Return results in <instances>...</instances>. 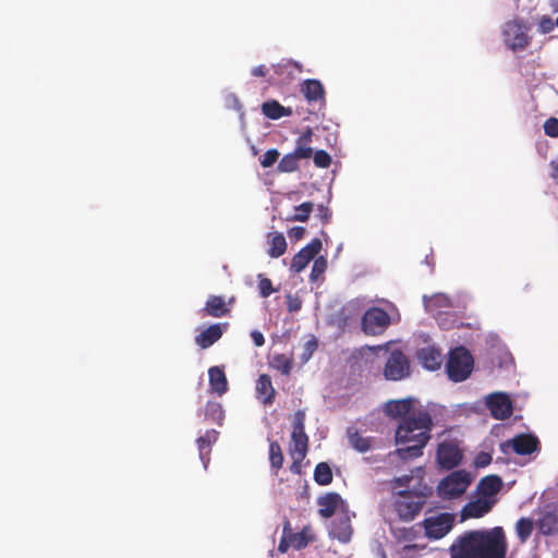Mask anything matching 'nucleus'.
<instances>
[{
  "mask_svg": "<svg viewBox=\"0 0 558 558\" xmlns=\"http://www.w3.org/2000/svg\"><path fill=\"white\" fill-rule=\"evenodd\" d=\"M450 558H506L507 541L501 526L464 533L450 546Z\"/></svg>",
  "mask_w": 558,
  "mask_h": 558,
  "instance_id": "nucleus-1",
  "label": "nucleus"
},
{
  "mask_svg": "<svg viewBox=\"0 0 558 558\" xmlns=\"http://www.w3.org/2000/svg\"><path fill=\"white\" fill-rule=\"evenodd\" d=\"M434 423L432 415L424 410H420L412 416L400 421L395 439L397 445L412 444L403 448H398L395 452L401 460H412L423 456V449L432 438Z\"/></svg>",
  "mask_w": 558,
  "mask_h": 558,
  "instance_id": "nucleus-2",
  "label": "nucleus"
},
{
  "mask_svg": "<svg viewBox=\"0 0 558 558\" xmlns=\"http://www.w3.org/2000/svg\"><path fill=\"white\" fill-rule=\"evenodd\" d=\"M474 367V359L464 347L450 350L446 363V372L450 380L460 383L470 377Z\"/></svg>",
  "mask_w": 558,
  "mask_h": 558,
  "instance_id": "nucleus-3",
  "label": "nucleus"
},
{
  "mask_svg": "<svg viewBox=\"0 0 558 558\" xmlns=\"http://www.w3.org/2000/svg\"><path fill=\"white\" fill-rule=\"evenodd\" d=\"M529 31V25L521 19L506 22L502 27L505 45L512 51L526 49L532 41Z\"/></svg>",
  "mask_w": 558,
  "mask_h": 558,
  "instance_id": "nucleus-4",
  "label": "nucleus"
},
{
  "mask_svg": "<svg viewBox=\"0 0 558 558\" xmlns=\"http://www.w3.org/2000/svg\"><path fill=\"white\" fill-rule=\"evenodd\" d=\"M319 514L328 519L331 515L339 517V523H350L355 513L350 511L348 504L338 493H327L317 499Z\"/></svg>",
  "mask_w": 558,
  "mask_h": 558,
  "instance_id": "nucleus-5",
  "label": "nucleus"
},
{
  "mask_svg": "<svg viewBox=\"0 0 558 558\" xmlns=\"http://www.w3.org/2000/svg\"><path fill=\"white\" fill-rule=\"evenodd\" d=\"M473 476L464 470H457L451 472L442 478L438 486L437 492L441 498L453 499L464 494L471 485Z\"/></svg>",
  "mask_w": 558,
  "mask_h": 558,
  "instance_id": "nucleus-6",
  "label": "nucleus"
},
{
  "mask_svg": "<svg viewBox=\"0 0 558 558\" xmlns=\"http://www.w3.org/2000/svg\"><path fill=\"white\" fill-rule=\"evenodd\" d=\"M290 457L305 459L308 451V436L305 433V412L298 410L293 416L291 441L289 444Z\"/></svg>",
  "mask_w": 558,
  "mask_h": 558,
  "instance_id": "nucleus-7",
  "label": "nucleus"
},
{
  "mask_svg": "<svg viewBox=\"0 0 558 558\" xmlns=\"http://www.w3.org/2000/svg\"><path fill=\"white\" fill-rule=\"evenodd\" d=\"M426 494H416L409 490L399 493L395 502V509L401 520L412 521L422 511Z\"/></svg>",
  "mask_w": 558,
  "mask_h": 558,
  "instance_id": "nucleus-8",
  "label": "nucleus"
},
{
  "mask_svg": "<svg viewBox=\"0 0 558 558\" xmlns=\"http://www.w3.org/2000/svg\"><path fill=\"white\" fill-rule=\"evenodd\" d=\"M390 325L389 314L380 307H371L362 316L361 326L364 333L379 336Z\"/></svg>",
  "mask_w": 558,
  "mask_h": 558,
  "instance_id": "nucleus-9",
  "label": "nucleus"
},
{
  "mask_svg": "<svg viewBox=\"0 0 558 558\" xmlns=\"http://www.w3.org/2000/svg\"><path fill=\"white\" fill-rule=\"evenodd\" d=\"M313 539L310 525H304L302 531H294L291 525H283L282 537L278 545L280 553L288 551L289 548L302 549Z\"/></svg>",
  "mask_w": 558,
  "mask_h": 558,
  "instance_id": "nucleus-10",
  "label": "nucleus"
},
{
  "mask_svg": "<svg viewBox=\"0 0 558 558\" xmlns=\"http://www.w3.org/2000/svg\"><path fill=\"white\" fill-rule=\"evenodd\" d=\"M384 375L389 380H400L410 375V362L400 350H393L385 365Z\"/></svg>",
  "mask_w": 558,
  "mask_h": 558,
  "instance_id": "nucleus-11",
  "label": "nucleus"
},
{
  "mask_svg": "<svg viewBox=\"0 0 558 558\" xmlns=\"http://www.w3.org/2000/svg\"><path fill=\"white\" fill-rule=\"evenodd\" d=\"M322 246V241L318 238L313 239L293 256L290 270L298 274L305 269L310 262L320 252Z\"/></svg>",
  "mask_w": 558,
  "mask_h": 558,
  "instance_id": "nucleus-12",
  "label": "nucleus"
},
{
  "mask_svg": "<svg viewBox=\"0 0 558 558\" xmlns=\"http://www.w3.org/2000/svg\"><path fill=\"white\" fill-rule=\"evenodd\" d=\"M486 405L496 420H506L513 412L512 402L508 395L496 392L488 396Z\"/></svg>",
  "mask_w": 558,
  "mask_h": 558,
  "instance_id": "nucleus-13",
  "label": "nucleus"
},
{
  "mask_svg": "<svg viewBox=\"0 0 558 558\" xmlns=\"http://www.w3.org/2000/svg\"><path fill=\"white\" fill-rule=\"evenodd\" d=\"M437 462L446 470L456 468L462 460V452L459 447L450 441H444L437 448Z\"/></svg>",
  "mask_w": 558,
  "mask_h": 558,
  "instance_id": "nucleus-14",
  "label": "nucleus"
},
{
  "mask_svg": "<svg viewBox=\"0 0 558 558\" xmlns=\"http://www.w3.org/2000/svg\"><path fill=\"white\" fill-rule=\"evenodd\" d=\"M300 90L308 104H319L326 106V90L319 80L307 78L300 84Z\"/></svg>",
  "mask_w": 558,
  "mask_h": 558,
  "instance_id": "nucleus-15",
  "label": "nucleus"
},
{
  "mask_svg": "<svg viewBox=\"0 0 558 558\" xmlns=\"http://www.w3.org/2000/svg\"><path fill=\"white\" fill-rule=\"evenodd\" d=\"M502 480L500 476L492 474L484 476L477 484L476 492L478 496L490 500L493 506L497 502V494L502 487Z\"/></svg>",
  "mask_w": 558,
  "mask_h": 558,
  "instance_id": "nucleus-16",
  "label": "nucleus"
},
{
  "mask_svg": "<svg viewBox=\"0 0 558 558\" xmlns=\"http://www.w3.org/2000/svg\"><path fill=\"white\" fill-rule=\"evenodd\" d=\"M415 356L420 364L428 371H437L442 364L441 352L434 344L418 349Z\"/></svg>",
  "mask_w": 558,
  "mask_h": 558,
  "instance_id": "nucleus-17",
  "label": "nucleus"
},
{
  "mask_svg": "<svg viewBox=\"0 0 558 558\" xmlns=\"http://www.w3.org/2000/svg\"><path fill=\"white\" fill-rule=\"evenodd\" d=\"M227 327V323L211 324L210 326H208L207 328H205L203 331L195 336V343L201 349H208L222 337Z\"/></svg>",
  "mask_w": 558,
  "mask_h": 558,
  "instance_id": "nucleus-18",
  "label": "nucleus"
},
{
  "mask_svg": "<svg viewBox=\"0 0 558 558\" xmlns=\"http://www.w3.org/2000/svg\"><path fill=\"white\" fill-rule=\"evenodd\" d=\"M508 446H511L517 454L526 456L539 449V440L532 434H519L508 442Z\"/></svg>",
  "mask_w": 558,
  "mask_h": 558,
  "instance_id": "nucleus-19",
  "label": "nucleus"
},
{
  "mask_svg": "<svg viewBox=\"0 0 558 558\" xmlns=\"http://www.w3.org/2000/svg\"><path fill=\"white\" fill-rule=\"evenodd\" d=\"M493 502L481 496L477 499L468 502L461 510V522L469 519H478L484 517L493 509Z\"/></svg>",
  "mask_w": 558,
  "mask_h": 558,
  "instance_id": "nucleus-20",
  "label": "nucleus"
},
{
  "mask_svg": "<svg viewBox=\"0 0 558 558\" xmlns=\"http://www.w3.org/2000/svg\"><path fill=\"white\" fill-rule=\"evenodd\" d=\"M256 398L264 404L270 405L276 398V390L272 386L271 378L267 374H262L256 380Z\"/></svg>",
  "mask_w": 558,
  "mask_h": 558,
  "instance_id": "nucleus-21",
  "label": "nucleus"
},
{
  "mask_svg": "<svg viewBox=\"0 0 558 558\" xmlns=\"http://www.w3.org/2000/svg\"><path fill=\"white\" fill-rule=\"evenodd\" d=\"M230 313V308L227 305L225 299L220 295H210L204 308L201 311V316H211L215 318H220L227 316Z\"/></svg>",
  "mask_w": 558,
  "mask_h": 558,
  "instance_id": "nucleus-22",
  "label": "nucleus"
},
{
  "mask_svg": "<svg viewBox=\"0 0 558 558\" xmlns=\"http://www.w3.org/2000/svg\"><path fill=\"white\" fill-rule=\"evenodd\" d=\"M412 408L411 399L392 400L386 403L385 411L388 416L402 421L404 417L412 416L415 413L412 412Z\"/></svg>",
  "mask_w": 558,
  "mask_h": 558,
  "instance_id": "nucleus-23",
  "label": "nucleus"
},
{
  "mask_svg": "<svg viewBox=\"0 0 558 558\" xmlns=\"http://www.w3.org/2000/svg\"><path fill=\"white\" fill-rule=\"evenodd\" d=\"M313 130L310 126H307L303 131V133L298 137L293 153L300 159H308L313 156L314 150L311 146L313 142Z\"/></svg>",
  "mask_w": 558,
  "mask_h": 558,
  "instance_id": "nucleus-24",
  "label": "nucleus"
},
{
  "mask_svg": "<svg viewBox=\"0 0 558 558\" xmlns=\"http://www.w3.org/2000/svg\"><path fill=\"white\" fill-rule=\"evenodd\" d=\"M260 110L262 113L270 120H278L282 117H290L293 113L290 107H284L275 99L263 102Z\"/></svg>",
  "mask_w": 558,
  "mask_h": 558,
  "instance_id": "nucleus-25",
  "label": "nucleus"
},
{
  "mask_svg": "<svg viewBox=\"0 0 558 558\" xmlns=\"http://www.w3.org/2000/svg\"><path fill=\"white\" fill-rule=\"evenodd\" d=\"M209 386L214 392L222 396L228 391V379L220 366H213L208 369Z\"/></svg>",
  "mask_w": 558,
  "mask_h": 558,
  "instance_id": "nucleus-26",
  "label": "nucleus"
},
{
  "mask_svg": "<svg viewBox=\"0 0 558 558\" xmlns=\"http://www.w3.org/2000/svg\"><path fill=\"white\" fill-rule=\"evenodd\" d=\"M218 438V432L215 429L207 430L203 436L198 437L196 440L199 458L204 463V466H207L209 462V453L211 451V444L215 442Z\"/></svg>",
  "mask_w": 558,
  "mask_h": 558,
  "instance_id": "nucleus-27",
  "label": "nucleus"
},
{
  "mask_svg": "<svg viewBox=\"0 0 558 558\" xmlns=\"http://www.w3.org/2000/svg\"><path fill=\"white\" fill-rule=\"evenodd\" d=\"M269 248L267 254L271 258H278L282 256L287 251V241L282 233L275 232L270 234Z\"/></svg>",
  "mask_w": 558,
  "mask_h": 558,
  "instance_id": "nucleus-28",
  "label": "nucleus"
},
{
  "mask_svg": "<svg viewBox=\"0 0 558 558\" xmlns=\"http://www.w3.org/2000/svg\"><path fill=\"white\" fill-rule=\"evenodd\" d=\"M424 304L427 311L435 313V310L450 308L452 302L449 296L442 293L434 294L429 298L424 296Z\"/></svg>",
  "mask_w": 558,
  "mask_h": 558,
  "instance_id": "nucleus-29",
  "label": "nucleus"
},
{
  "mask_svg": "<svg viewBox=\"0 0 558 558\" xmlns=\"http://www.w3.org/2000/svg\"><path fill=\"white\" fill-rule=\"evenodd\" d=\"M301 159L292 151L286 154L278 162L277 170L282 173L294 172L299 169V161Z\"/></svg>",
  "mask_w": 558,
  "mask_h": 558,
  "instance_id": "nucleus-30",
  "label": "nucleus"
},
{
  "mask_svg": "<svg viewBox=\"0 0 558 558\" xmlns=\"http://www.w3.org/2000/svg\"><path fill=\"white\" fill-rule=\"evenodd\" d=\"M314 480L319 485H328L332 482V471L328 463L319 462L315 466Z\"/></svg>",
  "mask_w": 558,
  "mask_h": 558,
  "instance_id": "nucleus-31",
  "label": "nucleus"
},
{
  "mask_svg": "<svg viewBox=\"0 0 558 558\" xmlns=\"http://www.w3.org/2000/svg\"><path fill=\"white\" fill-rule=\"evenodd\" d=\"M349 442L359 452H366L372 447V439L361 436L357 432L349 435Z\"/></svg>",
  "mask_w": 558,
  "mask_h": 558,
  "instance_id": "nucleus-32",
  "label": "nucleus"
},
{
  "mask_svg": "<svg viewBox=\"0 0 558 558\" xmlns=\"http://www.w3.org/2000/svg\"><path fill=\"white\" fill-rule=\"evenodd\" d=\"M456 522V514L441 511L436 514H429L421 523L423 524H451Z\"/></svg>",
  "mask_w": 558,
  "mask_h": 558,
  "instance_id": "nucleus-33",
  "label": "nucleus"
},
{
  "mask_svg": "<svg viewBox=\"0 0 558 558\" xmlns=\"http://www.w3.org/2000/svg\"><path fill=\"white\" fill-rule=\"evenodd\" d=\"M270 364L283 375H289L293 366V361L284 354H277L272 357Z\"/></svg>",
  "mask_w": 558,
  "mask_h": 558,
  "instance_id": "nucleus-34",
  "label": "nucleus"
},
{
  "mask_svg": "<svg viewBox=\"0 0 558 558\" xmlns=\"http://www.w3.org/2000/svg\"><path fill=\"white\" fill-rule=\"evenodd\" d=\"M269 461L274 469L279 470L283 464V454L278 441H271L269 445Z\"/></svg>",
  "mask_w": 558,
  "mask_h": 558,
  "instance_id": "nucleus-35",
  "label": "nucleus"
},
{
  "mask_svg": "<svg viewBox=\"0 0 558 558\" xmlns=\"http://www.w3.org/2000/svg\"><path fill=\"white\" fill-rule=\"evenodd\" d=\"M453 525H423L425 535L430 539H440L446 536Z\"/></svg>",
  "mask_w": 558,
  "mask_h": 558,
  "instance_id": "nucleus-36",
  "label": "nucleus"
},
{
  "mask_svg": "<svg viewBox=\"0 0 558 558\" xmlns=\"http://www.w3.org/2000/svg\"><path fill=\"white\" fill-rule=\"evenodd\" d=\"M313 209L314 204L312 202H304L295 207V214L290 218V220L304 222L310 218Z\"/></svg>",
  "mask_w": 558,
  "mask_h": 558,
  "instance_id": "nucleus-37",
  "label": "nucleus"
},
{
  "mask_svg": "<svg viewBox=\"0 0 558 558\" xmlns=\"http://www.w3.org/2000/svg\"><path fill=\"white\" fill-rule=\"evenodd\" d=\"M205 415L209 417L213 422L221 423L223 420V409L218 402H207Z\"/></svg>",
  "mask_w": 558,
  "mask_h": 558,
  "instance_id": "nucleus-38",
  "label": "nucleus"
},
{
  "mask_svg": "<svg viewBox=\"0 0 558 558\" xmlns=\"http://www.w3.org/2000/svg\"><path fill=\"white\" fill-rule=\"evenodd\" d=\"M329 534L337 537L340 542L347 543L351 538L352 529L351 525H332Z\"/></svg>",
  "mask_w": 558,
  "mask_h": 558,
  "instance_id": "nucleus-39",
  "label": "nucleus"
},
{
  "mask_svg": "<svg viewBox=\"0 0 558 558\" xmlns=\"http://www.w3.org/2000/svg\"><path fill=\"white\" fill-rule=\"evenodd\" d=\"M327 269V259L323 256L317 257L314 260L312 271H311V280L316 281L318 278L326 271Z\"/></svg>",
  "mask_w": 558,
  "mask_h": 558,
  "instance_id": "nucleus-40",
  "label": "nucleus"
},
{
  "mask_svg": "<svg viewBox=\"0 0 558 558\" xmlns=\"http://www.w3.org/2000/svg\"><path fill=\"white\" fill-rule=\"evenodd\" d=\"M258 291L262 298H268L270 294L276 292L271 280L264 277L262 274L258 275Z\"/></svg>",
  "mask_w": 558,
  "mask_h": 558,
  "instance_id": "nucleus-41",
  "label": "nucleus"
},
{
  "mask_svg": "<svg viewBox=\"0 0 558 558\" xmlns=\"http://www.w3.org/2000/svg\"><path fill=\"white\" fill-rule=\"evenodd\" d=\"M314 165L317 168H328L331 163V156L326 150H317L313 154Z\"/></svg>",
  "mask_w": 558,
  "mask_h": 558,
  "instance_id": "nucleus-42",
  "label": "nucleus"
},
{
  "mask_svg": "<svg viewBox=\"0 0 558 558\" xmlns=\"http://www.w3.org/2000/svg\"><path fill=\"white\" fill-rule=\"evenodd\" d=\"M280 153L276 148L268 149L260 158V166L263 168H269L275 165L279 159Z\"/></svg>",
  "mask_w": 558,
  "mask_h": 558,
  "instance_id": "nucleus-43",
  "label": "nucleus"
},
{
  "mask_svg": "<svg viewBox=\"0 0 558 558\" xmlns=\"http://www.w3.org/2000/svg\"><path fill=\"white\" fill-rule=\"evenodd\" d=\"M544 132L549 137H558V118H549L544 123Z\"/></svg>",
  "mask_w": 558,
  "mask_h": 558,
  "instance_id": "nucleus-44",
  "label": "nucleus"
},
{
  "mask_svg": "<svg viewBox=\"0 0 558 558\" xmlns=\"http://www.w3.org/2000/svg\"><path fill=\"white\" fill-rule=\"evenodd\" d=\"M556 22L547 15H543L538 21V31L542 34H548L554 31Z\"/></svg>",
  "mask_w": 558,
  "mask_h": 558,
  "instance_id": "nucleus-45",
  "label": "nucleus"
},
{
  "mask_svg": "<svg viewBox=\"0 0 558 558\" xmlns=\"http://www.w3.org/2000/svg\"><path fill=\"white\" fill-rule=\"evenodd\" d=\"M492 462V456L488 452L481 451L476 454L474 459V464L476 468H485Z\"/></svg>",
  "mask_w": 558,
  "mask_h": 558,
  "instance_id": "nucleus-46",
  "label": "nucleus"
},
{
  "mask_svg": "<svg viewBox=\"0 0 558 558\" xmlns=\"http://www.w3.org/2000/svg\"><path fill=\"white\" fill-rule=\"evenodd\" d=\"M533 529L534 525H517L518 535L522 542L526 541L531 536Z\"/></svg>",
  "mask_w": 558,
  "mask_h": 558,
  "instance_id": "nucleus-47",
  "label": "nucleus"
},
{
  "mask_svg": "<svg viewBox=\"0 0 558 558\" xmlns=\"http://www.w3.org/2000/svg\"><path fill=\"white\" fill-rule=\"evenodd\" d=\"M538 533L545 536L555 535L558 533V525H537Z\"/></svg>",
  "mask_w": 558,
  "mask_h": 558,
  "instance_id": "nucleus-48",
  "label": "nucleus"
},
{
  "mask_svg": "<svg viewBox=\"0 0 558 558\" xmlns=\"http://www.w3.org/2000/svg\"><path fill=\"white\" fill-rule=\"evenodd\" d=\"M317 211H318V216H319L320 220L323 221V223H327L331 217V213H330L329 208L324 205H319L317 207Z\"/></svg>",
  "mask_w": 558,
  "mask_h": 558,
  "instance_id": "nucleus-49",
  "label": "nucleus"
},
{
  "mask_svg": "<svg viewBox=\"0 0 558 558\" xmlns=\"http://www.w3.org/2000/svg\"><path fill=\"white\" fill-rule=\"evenodd\" d=\"M305 234V228L303 227H293L289 231V236L294 240H301Z\"/></svg>",
  "mask_w": 558,
  "mask_h": 558,
  "instance_id": "nucleus-50",
  "label": "nucleus"
},
{
  "mask_svg": "<svg viewBox=\"0 0 558 558\" xmlns=\"http://www.w3.org/2000/svg\"><path fill=\"white\" fill-rule=\"evenodd\" d=\"M251 338L256 347H263L265 343V338L263 333L258 330H253L251 332Z\"/></svg>",
  "mask_w": 558,
  "mask_h": 558,
  "instance_id": "nucleus-51",
  "label": "nucleus"
},
{
  "mask_svg": "<svg viewBox=\"0 0 558 558\" xmlns=\"http://www.w3.org/2000/svg\"><path fill=\"white\" fill-rule=\"evenodd\" d=\"M292 459V463L290 465V471L293 473V474H301L302 472V461L304 459H298L296 457H291Z\"/></svg>",
  "mask_w": 558,
  "mask_h": 558,
  "instance_id": "nucleus-52",
  "label": "nucleus"
},
{
  "mask_svg": "<svg viewBox=\"0 0 558 558\" xmlns=\"http://www.w3.org/2000/svg\"><path fill=\"white\" fill-rule=\"evenodd\" d=\"M268 72V69L260 64L252 69V75L257 77H264Z\"/></svg>",
  "mask_w": 558,
  "mask_h": 558,
  "instance_id": "nucleus-53",
  "label": "nucleus"
},
{
  "mask_svg": "<svg viewBox=\"0 0 558 558\" xmlns=\"http://www.w3.org/2000/svg\"><path fill=\"white\" fill-rule=\"evenodd\" d=\"M306 350L312 354L318 347L316 339H311L306 342Z\"/></svg>",
  "mask_w": 558,
  "mask_h": 558,
  "instance_id": "nucleus-54",
  "label": "nucleus"
},
{
  "mask_svg": "<svg viewBox=\"0 0 558 558\" xmlns=\"http://www.w3.org/2000/svg\"><path fill=\"white\" fill-rule=\"evenodd\" d=\"M411 478H412V476L404 475V476H402V477L398 478V483H399L400 485H408V484H409V482L411 481Z\"/></svg>",
  "mask_w": 558,
  "mask_h": 558,
  "instance_id": "nucleus-55",
  "label": "nucleus"
},
{
  "mask_svg": "<svg viewBox=\"0 0 558 558\" xmlns=\"http://www.w3.org/2000/svg\"><path fill=\"white\" fill-rule=\"evenodd\" d=\"M550 167L554 169L551 177L555 179L558 178V165L555 161H551Z\"/></svg>",
  "mask_w": 558,
  "mask_h": 558,
  "instance_id": "nucleus-56",
  "label": "nucleus"
},
{
  "mask_svg": "<svg viewBox=\"0 0 558 558\" xmlns=\"http://www.w3.org/2000/svg\"><path fill=\"white\" fill-rule=\"evenodd\" d=\"M517 523L523 524V523H534L532 519L521 518L517 521Z\"/></svg>",
  "mask_w": 558,
  "mask_h": 558,
  "instance_id": "nucleus-57",
  "label": "nucleus"
},
{
  "mask_svg": "<svg viewBox=\"0 0 558 558\" xmlns=\"http://www.w3.org/2000/svg\"><path fill=\"white\" fill-rule=\"evenodd\" d=\"M537 523H558V517H555L551 521H546V519H544Z\"/></svg>",
  "mask_w": 558,
  "mask_h": 558,
  "instance_id": "nucleus-58",
  "label": "nucleus"
},
{
  "mask_svg": "<svg viewBox=\"0 0 558 558\" xmlns=\"http://www.w3.org/2000/svg\"><path fill=\"white\" fill-rule=\"evenodd\" d=\"M289 310H290V311H298V307H293V305H292V304H290V305H289Z\"/></svg>",
  "mask_w": 558,
  "mask_h": 558,
  "instance_id": "nucleus-59",
  "label": "nucleus"
},
{
  "mask_svg": "<svg viewBox=\"0 0 558 558\" xmlns=\"http://www.w3.org/2000/svg\"><path fill=\"white\" fill-rule=\"evenodd\" d=\"M416 471H417L418 473H423L422 468H417V469H416Z\"/></svg>",
  "mask_w": 558,
  "mask_h": 558,
  "instance_id": "nucleus-60",
  "label": "nucleus"
}]
</instances>
